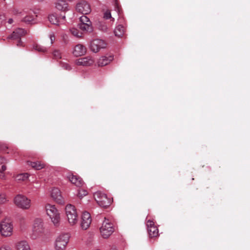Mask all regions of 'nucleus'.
I'll return each mask as SVG.
<instances>
[{"label":"nucleus","mask_w":250,"mask_h":250,"mask_svg":"<svg viewBox=\"0 0 250 250\" xmlns=\"http://www.w3.org/2000/svg\"><path fill=\"white\" fill-rule=\"evenodd\" d=\"M113 60V56H102L98 60L97 63L99 66H104L109 64Z\"/></svg>","instance_id":"18"},{"label":"nucleus","mask_w":250,"mask_h":250,"mask_svg":"<svg viewBox=\"0 0 250 250\" xmlns=\"http://www.w3.org/2000/svg\"><path fill=\"white\" fill-rule=\"evenodd\" d=\"M34 16H26L22 20V21L27 24H30L32 23V22L34 20Z\"/></svg>","instance_id":"27"},{"label":"nucleus","mask_w":250,"mask_h":250,"mask_svg":"<svg viewBox=\"0 0 250 250\" xmlns=\"http://www.w3.org/2000/svg\"><path fill=\"white\" fill-rule=\"evenodd\" d=\"M70 32L75 37L80 38L82 37V33L79 32L78 30L76 28H73L70 29Z\"/></svg>","instance_id":"29"},{"label":"nucleus","mask_w":250,"mask_h":250,"mask_svg":"<svg viewBox=\"0 0 250 250\" xmlns=\"http://www.w3.org/2000/svg\"><path fill=\"white\" fill-rule=\"evenodd\" d=\"M79 28L83 32H91L93 31V26L91 22L84 24H79Z\"/></svg>","instance_id":"19"},{"label":"nucleus","mask_w":250,"mask_h":250,"mask_svg":"<svg viewBox=\"0 0 250 250\" xmlns=\"http://www.w3.org/2000/svg\"><path fill=\"white\" fill-rule=\"evenodd\" d=\"M62 19L63 20V21H64L65 20V16L64 15V16H62Z\"/></svg>","instance_id":"43"},{"label":"nucleus","mask_w":250,"mask_h":250,"mask_svg":"<svg viewBox=\"0 0 250 250\" xmlns=\"http://www.w3.org/2000/svg\"><path fill=\"white\" fill-rule=\"evenodd\" d=\"M115 35L118 37H121L125 32V27L121 24L118 25L114 29Z\"/></svg>","instance_id":"22"},{"label":"nucleus","mask_w":250,"mask_h":250,"mask_svg":"<svg viewBox=\"0 0 250 250\" xmlns=\"http://www.w3.org/2000/svg\"><path fill=\"white\" fill-rule=\"evenodd\" d=\"M87 194V191L83 189H81L79 190L78 196L80 198H82L83 196H85Z\"/></svg>","instance_id":"31"},{"label":"nucleus","mask_w":250,"mask_h":250,"mask_svg":"<svg viewBox=\"0 0 250 250\" xmlns=\"http://www.w3.org/2000/svg\"><path fill=\"white\" fill-rule=\"evenodd\" d=\"M51 195L54 200L59 204L63 205L64 204V200L62 196L60 190L54 188L52 189Z\"/></svg>","instance_id":"12"},{"label":"nucleus","mask_w":250,"mask_h":250,"mask_svg":"<svg viewBox=\"0 0 250 250\" xmlns=\"http://www.w3.org/2000/svg\"><path fill=\"white\" fill-rule=\"evenodd\" d=\"M28 164L36 170L42 169L45 167V164L40 161L28 162Z\"/></svg>","instance_id":"20"},{"label":"nucleus","mask_w":250,"mask_h":250,"mask_svg":"<svg viewBox=\"0 0 250 250\" xmlns=\"http://www.w3.org/2000/svg\"><path fill=\"white\" fill-rule=\"evenodd\" d=\"M117 10H118V12L119 13L120 12V10H119V8L118 7H117Z\"/></svg>","instance_id":"46"},{"label":"nucleus","mask_w":250,"mask_h":250,"mask_svg":"<svg viewBox=\"0 0 250 250\" xmlns=\"http://www.w3.org/2000/svg\"><path fill=\"white\" fill-rule=\"evenodd\" d=\"M114 231L113 224L108 219L104 218L102 226L100 228V232L102 236L107 238L109 237Z\"/></svg>","instance_id":"4"},{"label":"nucleus","mask_w":250,"mask_h":250,"mask_svg":"<svg viewBox=\"0 0 250 250\" xmlns=\"http://www.w3.org/2000/svg\"><path fill=\"white\" fill-rule=\"evenodd\" d=\"M99 28L103 32H106L107 30V27L105 24H101Z\"/></svg>","instance_id":"36"},{"label":"nucleus","mask_w":250,"mask_h":250,"mask_svg":"<svg viewBox=\"0 0 250 250\" xmlns=\"http://www.w3.org/2000/svg\"><path fill=\"white\" fill-rule=\"evenodd\" d=\"M8 201L7 196L4 193H0V205L4 204Z\"/></svg>","instance_id":"28"},{"label":"nucleus","mask_w":250,"mask_h":250,"mask_svg":"<svg viewBox=\"0 0 250 250\" xmlns=\"http://www.w3.org/2000/svg\"><path fill=\"white\" fill-rule=\"evenodd\" d=\"M76 10L78 12L83 15L90 13L91 10L89 4L85 1L78 3L76 5Z\"/></svg>","instance_id":"10"},{"label":"nucleus","mask_w":250,"mask_h":250,"mask_svg":"<svg viewBox=\"0 0 250 250\" xmlns=\"http://www.w3.org/2000/svg\"><path fill=\"white\" fill-rule=\"evenodd\" d=\"M13 225L11 222L3 221L0 224V232L4 237L10 236L13 232Z\"/></svg>","instance_id":"9"},{"label":"nucleus","mask_w":250,"mask_h":250,"mask_svg":"<svg viewBox=\"0 0 250 250\" xmlns=\"http://www.w3.org/2000/svg\"><path fill=\"white\" fill-rule=\"evenodd\" d=\"M104 18L105 19H109L111 18V15L110 11L107 10L104 13Z\"/></svg>","instance_id":"35"},{"label":"nucleus","mask_w":250,"mask_h":250,"mask_svg":"<svg viewBox=\"0 0 250 250\" xmlns=\"http://www.w3.org/2000/svg\"><path fill=\"white\" fill-rule=\"evenodd\" d=\"M2 211L1 210V209L0 208V218L2 217Z\"/></svg>","instance_id":"41"},{"label":"nucleus","mask_w":250,"mask_h":250,"mask_svg":"<svg viewBox=\"0 0 250 250\" xmlns=\"http://www.w3.org/2000/svg\"><path fill=\"white\" fill-rule=\"evenodd\" d=\"M55 8L62 12H66L69 10L68 3L65 0H57L54 3Z\"/></svg>","instance_id":"14"},{"label":"nucleus","mask_w":250,"mask_h":250,"mask_svg":"<svg viewBox=\"0 0 250 250\" xmlns=\"http://www.w3.org/2000/svg\"><path fill=\"white\" fill-rule=\"evenodd\" d=\"M86 52V47L83 44H78L74 47L72 53L76 57H80L84 55Z\"/></svg>","instance_id":"16"},{"label":"nucleus","mask_w":250,"mask_h":250,"mask_svg":"<svg viewBox=\"0 0 250 250\" xmlns=\"http://www.w3.org/2000/svg\"><path fill=\"white\" fill-rule=\"evenodd\" d=\"M26 34V31L22 28H17L15 30L12 34L8 37V39H12L13 40H18L17 45H20L21 43V38Z\"/></svg>","instance_id":"13"},{"label":"nucleus","mask_w":250,"mask_h":250,"mask_svg":"<svg viewBox=\"0 0 250 250\" xmlns=\"http://www.w3.org/2000/svg\"><path fill=\"white\" fill-rule=\"evenodd\" d=\"M6 160L4 159L3 157L0 156V173H2L6 170Z\"/></svg>","instance_id":"26"},{"label":"nucleus","mask_w":250,"mask_h":250,"mask_svg":"<svg viewBox=\"0 0 250 250\" xmlns=\"http://www.w3.org/2000/svg\"><path fill=\"white\" fill-rule=\"evenodd\" d=\"M91 217L90 213L88 212H84L82 216L81 226L82 229L86 230L90 226L91 223Z\"/></svg>","instance_id":"11"},{"label":"nucleus","mask_w":250,"mask_h":250,"mask_svg":"<svg viewBox=\"0 0 250 250\" xmlns=\"http://www.w3.org/2000/svg\"><path fill=\"white\" fill-rule=\"evenodd\" d=\"M4 147L5 148H6V149H8V146H4Z\"/></svg>","instance_id":"44"},{"label":"nucleus","mask_w":250,"mask_h":250,"mask_svg":"<svg viewBox=\"0 0 250 250\" xmlns=\"http://www.w3.org/2000/svg\"><path fill=\"white\" fill-rule=\"evenodd\" d=\"M94 197L98 205L103 208L109 207L112 202V200L108 198L107 195L100 191H97L94 194Z\"/></svg>","instance_id":"5"},{"label":"nucleus","mask_w":250,"mask_h":250,"mask_svg":"<svg viewBox=\"0 0 250 250\" xmlns=\"http://www.w3.org/2000/svg\"><path fill=\"white\" fill-rule=\"evenodd\" d=\"M48 20L49 21L53 24L59 25L60 21L59 18L57 17V16L56 15L54 14H51L50 15L48 16Z\"/></svg>","instance_id":"25"},{"label":"nucleus","mask_w":250,"mask_h":250,"mask_svg":"<svg viewBox=\"0 0 250 250\" xmlns=\"http://www.w3.org/2000/svg\"><path fill=\"white\" fill-rule=\"evenodd\" d=\"M65 213L68 221L70 225H75L78 221V214L75 207L68 204L65 207Z\"/></svg>","instance_id":"3"},{"label":"nucleus","mask_w":250,"mask_h":250,"mask_svg":"<svg viewBox=\"0 0 250 250\" xmlns=\"http://www.w3.org/2000/svg\"><path fill=\"white\" fill-rule=\"evenodd\" d=\"M3 20L2 16L0 15V23L2 22V21Z\"/></svg>","instance_id":"42"},{"label":"nucleus","mask_w":250,"mask_h":250,"mask_svg":"<svg viewBox=\"0 0 250 250\" xmlns=\"http://www.w3.org/2000/svg\"><path fill=\"white\" fill-rule=\"evenodd\" d=\"M13 22V20L12 19H9L8 20V22L9 23V24H11Z\"/></svg>","instance_id":"39"},{"label":"nucleus","mask_w":250,"mask_h":250,"mask_svg":"<svg viewBox=\"0 0 250 250\" xmlns=\"http://www.w3.org/2000/svg\"><path fill=\"white\" fill-rule=\"evenodd\" d=\"M146 225L147 227V230H148L149 229H151L152 227H156V226H155L154 222L150 220H148L147 221Z\"/></svg>","instance_id":"34"},{"label":"nucleus","mask_w":250,"mask_h":250,"mask_svg":"<svg viewBox=\"0 0 250 250\" xmlns=\"http://www.w3.org/2000/svg\"><path fill=\"white\" fill-rule=\"evenodd\" d=\"M69 180L77 187H82L84 184L82 179L78 176L70 174L67 176Z\"/></svg>","instance_id":"17"},{"label":"nucleus","mask_w":250,"mask_h":250,"mask_svg":"<svg viewBox=\"0 0 250 250\" xmlns=\"http://www.w3.org/2000/svg\"><path fill=\"white\" fill-rule=\"evenodd\" d=\"M14 203L19 208L24 210L29 209L31 206V200L21 194H18L15 197Z\"/></svg>","instance_id":"1"},{"label":"nucleus","mask_w":250,"mask_h":250,"mask_svg":"<svg viewBox=\"0 0 250 250\" xmlns=\"http://www.w3.org/2000/svg\"><path fill=\"white\" fill-rule=\"evenodd\" d=\"M110 250H117L116 249L112 248L110 249Z\"/></svg>","instance_id":"45"},{"label":"nucleus","mask_w":250,"mask_h":250,"mask_svg":"<svg viewBox=\"0 0 250 250\" xmlns=\"http://www.w3.org/2000/svg\"><path fill=\"white\" fill-rule=\"evenodd\" d=\"M44 232L42 220L37 218L34 221L33 227L32 237L34 239L42 235Z\"/></svg>","instance_id":"8"},{"label":"nucleus","mask_w":250,"mask_h":250,"mask_svg":"<svg viewBox=\"0 0 250 250\" xmlns=\"http://www.w3.org/2000/svg\"><path fill=\"white\" fill-rule=\"evenodd\" d=\"M147 231L150 237L153 238L158 236L159 230L156 226L149 229Z\"/></svg>","instance_id":"23"},{"label":"nucleus","mask_w":250,"mask_h":250,"mask_svg":"<svg viewBox=\"0 0 250 250\" xmlns=\"http://www.w3.org/2000/svg\"><path fill=\"white\" fill-rule=\"evenodd\" d=\"M29 176V175L27 173H22L17 175L15 178L18 181H25L28 179Z\"/></svg>","instance_id":"24"},{"label":"nucleus","mask_w":250,"mask_h":250,"mask_svg":"<svg viewBox=\"0 0 250 250\" xmlns=\"http://www.w3.org/2000/svg\"><path fill=\"white\" fill-rule=\"evenodd\" d=\"M16 247L17 250H30L29 245L25 241H21L17 243Z\"/></svg>","instance_id":"21"},{"label":"nucleus","mask_w":250,"mask_h":250,"mask_svg":"<svg viewBox=\"0 0 250 250\" xmlns=\"http://www.w3.org/2000/svg\"><path fill=\"white\" fill-rule=\"evenodd\" d=\"M53 54L55 59H60L62 58L61 54L58 50H54Z\"/></svg>","instance_id":"33"},{"label":"nucleus","mask_w":250,"mask_h":250,"mask_svg":"<svg viewBox=\"0 0 250 250\" xmlns=\"http://www.w3.org/2000/svg\"><path fill=\"white\" fill-rule=\"evenodd\" d=\"M69 239V235L68 234L65 233L60 235L56 240L55 249L56 250H64L68 242Z\"/></svg>","instance_id":"7"},{"label":"nucleus","mask_w":250,"mask_h":250,"mask_svg":"<svg viewBox=\"0 0 250 250\" xmlns=\"http://www.w3.org/2000/svg\"><path fill=\"white\" fill-rule=\"evenodd\" d=\"M34 48L35 50L39 51V52H44L46 51V49L44 47L40 46L39 45H36L34 46Z\"/></svg>","instance_id":"32"},{"label":"nucleus","mask_w":250,"mask_h":250,"mask_svg":"<svg viewBox=\"0 0 250 250\" xmlns=\"http://www.w3.org/2000/svg\"><path fill=\"white\" fill-rule=\"evenodd\" d=\"M80 23L79 24H84L89 22H91L89 19L86 16H82L80 18Z\"/></svg>","instance_id":"30"},{"label":"nucleus","mask_w":250,"mask_h":250,"mask_svg":"<svg viewBox=\"0 0 250 250\" xmlns=\"http://www.w3.org/2000/svg\"><path fill=\"white\" fill-rule=\"evenodd\" d=\"M50 41H51V43L52 44L55 40V35L53 33L51 34L50 35Z\"/></svg>","instance_id":"37"},{"label":"nucleus","mask_w":250,"mask_h":250,"mask_svg":"<svg viewBox=\"0 0 250 250\" xmlns=\"http://www.w3.org/2000/svg\"><path fill=\"white\" fill-rule=\"evenodd\" d=\"M94 60L90 56L79 58L76 60V63L78 65L89 66L93 64Z\"/></svg>","instance_id":"15"},{"label":"nucleus","mask_w":250,"mask_h":250,"mask_svg":"<svg viewBox=\"0 0 250 250\" xmlns=\"http://www.w3.org/2000/svg\"><path fill=\"white\" fill-rule=\"evenodd\" d=\"M106 43L104 41L100 39H95L90 41L89 48L92 52L97 53L101 49L106 48Z\"/></svg>","instance_id":"6"},{"label":"nucleus","mask_w":250,"mask_h":250,"mask_svg":"<svg viewBox=\"0 0 250 250\" xmlns=\"http://www.w3.org/2000/svg\"><path fill=\"white\" fill-rule=\"evenodd\" d=\"M46 212L55 226H58L60 223V214L54 205L47 204L45 206Z\"/></svg>","instance_id":"2"},{"label":"nucleus","mask_w":250,"mask_h":250,"mask_svg":"<svg viewBox=\"0 0 250 250\" xmlns=\"http://www.w3.org/2000/svg\"><path fill=\"white\" fill-rule=\"evenodd\" d=\"M0 250H11V249L8 246H3L0 248Z\"/></svg>","instance_id":"38"},{"label":"nucleus","mask_w":250,"mask_h":250,"mask_svg":"<svg viewBox=\"0 0 250 250\" xmlns=\"http://www.w3.org/2000/svg\"><path fill=\"white\" fill-rule=\"evenodd\" d=\"M66 69L67 70H70L71 69L70 66H69V65L68 64H66Z\"/></svg>","instance_id":"40"}]
</instances>
